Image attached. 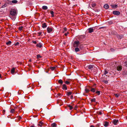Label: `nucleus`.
I'll return each instance as SVG.
<instances>
[{"label":"nucleus","mask_w":127,"mask_h":127,"mask_svg":"<svg viewBox=\"0 0 127 127\" xmlns=\"http://www.w3.org/2000/svg\"><path fill=\"white\" fill-rule=\"evenodd\" d=\"M10 12V14L12 16H15L17 14L16 10L14 9H11Z\"/></svg>","instance_id":"f257e3e1"},{"label":"nucleus","mask_w":127,"mask_h":127,"mask_svg":"<svg viewBox=\"0 0 127 127\" xmlns=\"http://www.w3.org/2000/svg\"><path fill=\"white\" fill-rule=\"evenodd\" d=\"M79 44V41H75L73 45L74 47H78Z\"/></svg>","instance_id":"f03ea898"},{"label":"nucleus","mask_w":127,"mask_h":127,"mask_svg":"<svg viewBox=\"0 0 127 127\" xmlns=\"http://www.w3.org/2000/svg\"><path fill=\"white\" fill-rule=\"evenodd\" d=\"M113 13L114 14L116 15H119L120 14V12L117 11H113Z\"/></svg>","instance_id":"7ed1b4c3"},{"label":"nucleus","mask_w":127,"mask_h":127,"mask_svg":"<svg viewBox=\"0 0 127 127\" xmlns=\"http://www.w3.org/2000/svg\"><path fill=\"white\" fill-rule=\"evenodd\" d=\"M47 31L48 33H50L52 32L53 31V28H52L48 27L47 28Z\"/></svg>","instance_id":"20e7f679"},{"label":"nucleus","mask_w":127,"mask_h":127,"mask_svg":"<svg viewBox=\"0 0 127 127\" xmlns=\"http://www.w3.org/2000/svg\"><path fill=\"white\" fill-rule=\"evenodd\" d=\"M119 122L118 120H114L112 122L113 123L114 125H116Z\"/></svg>","instance_id":"39448f33"},{"label":"nucleus","mask_w":127,"mask_h":127,"mask_svg":"<svg viewBox=\"0 0 127 127\" xmlns=\"http://www.w3.org/2000/svg\"><path fill=\"white\" fill-rule=\"evenodd\" d=\"M122 69V66L121 65H118L117 67V69L118 71H121V70Z\"/></svg>","instance_id":"423d86ee"},{"label":"nucleus","mask_w":127,"mask_h":127,"mask_svg":"<svg viewBox=\"0 0 127 127\" xmlns=\"http://www.w3.org/2000/svg\"><path fill=\"white\" fill-rule=\"evenodd\" d=\"M89 5L90 6H91V7L93 8L96 6V4L95 3H90Z\"/></svg>","instance_id":"0eeeda50"},{"label":"nucleus","mask_w":127,"mask_h":127,"mask_svg":"<svg viewBox=\"0 0 127 127\" xmlns=\"http://www.w3.org/2000/svg\"><path fill=\"white\" fill-rule=\"evenodd\" d=\"M10 112L11 113H13L15 112L17 113V112L16 111H15V109L12 108L10 110Z\"/></svg>","instance_id":"6e6552de"},{"label":"nucleus","mask_w":127,"mask_h":127,"mask_svg":"<svg viewBox=\"0 0 127 127\" xmlns=\"http://www.w3.org/2000/svg\"><path fill=\"white\" fill-rule=\"evenodd\" d=\"M62 89L64 90H66L67 89L66 85L65 84H64L62 85Z\"/></svg>","instance_id":"1a4fd4ad"},{"label":"nucleus","mask_w":127,"mask_h":127,"mask_svg":"<svg viewBox=\"0 0 127 127\" xmlns=\"http://www.w3.org/2000/svg\"><path fill=\"white\" fill-rule=\"evenodd\" d=\"M36 46L37 47L41 48L42 46V45L41 43H39L36 44Z\"/></svg>","instance_id":"9d476101"},{"label":"nucleus","mask_w":127,"mask_h":127,"mask_svg":"<svg viewBox=\"0 0 127 127\" xmlns=\"http://www.w3.org/2000/svg\"><path fill=\"white\" fill-rule=\"evenodd\" d=\"M88 30L89 32L90 33H91L93 32L94 29L93 28H89Z\"/></svg>","instance_id":"9b49d317"},{"label":"nucleus","mask_w":127,"mask_h":127,"mask_svg":"<svg viewBox=\"0 0 127 127\" xmlns=\"http://www.w3.org/2000/svg\"><path fill=\"white\" fill-rule=\"evenodd\" d=\"M15 68H12V69H11V73L12 74H14L15 72Z\"/></svg>","instance_id":"f8f14e48"},{"label":"nucleus","mask_w":127,"mask_h":127,"mask_svg":"<svg viewBox=\"0 0 127 127\" xmlns=\"http://www.w3.org/2000/svg\"><path fill=\"white\" fill-rule=\"evenodd\" d=\"M108 122H105L104 123L103 125L105 127H106L108 126Z\"/></svg>","instance_id":"ddd939ff"},{"label":"nucleus","mask_w":127,"mask_h":127,"mask_svg":"<svg viewBox=\"0 0 127 127\" xmlns=\"http://www.w3.org/2000/svg\"><path fill=\"white\" fill-rule=\"evenodd\" d=\"M47 27V25L46 23H44L42 24V27L43 28H46Z\"/></svg>","instance_id":"4468645a"},{"label":"nucleus","mask_w":127,"mask_h":127,"mask_svg":"<svg viewBox=\"0 0 127 127\" xmlns=\"http://www.w3.org/2000/svg\"><path fill=\"white\" fill-rule=\"evenodd\" d=\"M109 7V5L107 4H105L104 6V7L106 9H108Z\"/></svg>","instance_id":"2eb2a0df"},{"label":"nucleus","mask_w":127,"mask_h":127,"mask_svg":"<svg viewBox=\"0 0 127 127\" xmlns=\"http://www.w3.org/2000/svg\"><path fill=\"white\" fill-rule=\"evenodd\" d=\"M43 123L41 121H40L39 122V124H38V126H40V127H42V126H43Z\"/></svg>","instance_id":"dca6fc26"},{"label":"nucleus","mask_w":127,"mask_h":127,"mask_svg":"<svg viewBox=\"0 0 127 127\" xmlns=\"http://www.w3.org/2000/svg\"><path fill=\"white\" fill-rule=\"evenodd\" d=\"M58 82L59 84H60L61 85H62L63 84V81L62 80L60 79L58 81Z\"/></svg>","instance_id":"f3484780"},{"label":"nucleus","mask_w":127,"mask_h":127,"mask_svg":"<svg viewBox=\"0 0 127 127\" xmlns=\"http://www.w3.org/2000/svg\"><path fill=\"white\" fill-rule=\"evenodd\" d=\"M72 94V93L71 92H67L66 93V95L68 96H69L70 95H71Z\"/></svg>","instance_id":"a211bd4d"},{"label":"nucleus","mask_w":127,"mask_h":127,"mask_svg":"<svg viewBox=\"0 0 127 127\" xmlns=\"http://www.w3.org/2000/svg\"><path fill=\"white\" fill-rule=\"evenodd\" d=\"M42 9L44 10H46L48 8V7L46 6H44L42 7Z\"/></svg>","instance_id":"6ab92c4d"},{"label":"nucleus","mask_w":127,"mask_h":127,"mask_svg":"<svg viewBox=\"0 0 127 127\" xmlns=\"http://www.w3.org/2000/svg\"><path fill=\"white\" fill-rule=\"evenodd\" d=\"M24 28L23 26L19 27L18 28V29L20 31L23 30V29Z\"/></svg>","instance_id":"aec40b11"},{"label":"nucleus","mask_w":127,"mask_h":127,"mask_svg":"<svg viewBox=\"0 0 127 127\" xmlns=\"http://www.w3.org/2000/svg\"><path fill=\"white\" fill-rule=\"evenodd\" d=\"M75 50L76 52H79L80 51L78 47H76L75 48Z\"/></svg>","instance_id":"412c9836"},{"label":"nucleus","mask_w":127,"mask_h":127,"mask_svg":"<svg viewBox=\"0 0 127 127\" xmlns=\"http://www.w3.org/2000/svg\"><path fill=\"white\" fill-rule=\"evenodd\" d=\"M50 13L51 14L52 17H54V12L53 11H50Z\"/></svg>","instance_id":"4be33fe9"},{"label":"nucleus","mask_w":127,"mask_h":127,"mask_svg":"<svg viewBox=\"0 0 127 127\" xmlns=\"http://www.w3.org/2000/svg\"><path fill=\"white\" fill-rule=\"evenodd\" d=\"M91 91L93 93H94L95 92V89L94 88H92L91 89Z\"/></svg>","instance_id":"5701e85b"},{"label":"nucleus","mask_w":127,"mask_h":127,"mask_svg":"<svg viewBox=\"0 0 127 127\" xmlns=\"http://www.w3.org/2000/svg\"><path fill=\"white\" fill-rule=\"evenodd\" d=\"M94 65H90L88 66V68L89 69H92Z\"/></svg>","instance_id":"b1692460"},{"label":"nucleus","mask_w":127,"mask_h":127,"mask_svg":"<svg viewBox=\"0 0 127 127\" xmlns=\"http://www.w3.org/2000/svg\"><path fill=\"white\" fill-rule=\"evenodd\" d=\"M56 126V124L55 123H54L51 125V126L52 127H55Z\"/></svg>","instance_id":"393cba45"},{"label":"nucleus","mask_w":127,"mask_h":127,"mask_svg":"<svg viewBox=\"0 0 127 127\" xmlns=\"http://www.w3.org/2000/svg\"><path fill=\"white\" fill-rule=\"evenodd\" d=\"M11 43V42L9 41L6 43V44L7 45H9Z\"/></svg>","instance_id":"a878e982"},{"label":"nucleus","mask_w":127,"mask_h":127,"mask_svg":"<svg viewBox=\"0 0 127 127\" xmlns=\"http://www.w3.org/2000/svg\"><path fill=\"white\" fill-rule=\"evenodd\" d=\"M18 2V1L17 0H13L12 1V2L13 3H16Z\"/></svg>","instance_id":"bb28decb"},{"label":"nucleus","mask_w":127,"mask_h":127,"mask_svg":"<svg viewBox=\"0 0 127 127\" xmlns=\"http://www.w3.org/2000/svg\"><path fill=\"white\" fill-rule=\"evenodd\" d=\"M68 107L69 108L70 110H71L73 108L72 106L70 105H68Z\"/></svg>","instance_id":"cd10ccee"},{"label":"nucleus","mask_w":127,"mask_h":127,"mask_svg":"<svg viewBox=\"0 0 127 127\" xmlns=\"http://www.w3.org/2000/svg\"><path fill=\"white\" fill-rule=\"evenodd\" d=\"M85 91L86 93H88L90 91L88 89L86 88L85 89Z\"/></svg>","instance_id":"c85d7f7f"},{"label":"nucleus","mask_w":127,"mask_h":127,"mask_svg":"<svg viewBox=\"0 0 127 127\" xmlns=\"http://www.w3.org/2000/svg\"><path fill=\"white\" fill-rule=\"evenodd\" d=\"M95 93L98 95H99L100 94V92L99 91H97Z\"/></svg>","instance_id":"c756f323"},{"label":"nucleus","mask_w":127,"mask_h":127,"mask_svg":"<svg viewBox=\"0 0 127 127\" xmlns=\"http://www.w3.org/2000/svg\"><path fill=\"white\" fill-rule=\"evenodd\" d=\"M65 84L68 85L70 84V82H69L67 81H65Z\"/></svg>","instance_id":"7c9ffc66"},{"label":"nucleus","mask_w":127,"mask_h":127,"mask_svg":"<svg viewBox=\"0 0 127 127\" xmlns=\"http://www.w3.org/2000/svg\"><path fill=\"white\" fill-rule=\"evenodd\" d=\"M55 68V67H50V69L52 70H54Z\"/></svg>","instance_id":"2f4dec72"},{"label":"nucleus","mask_w":127,"mask_h":127,"mask_svg":"<svg viewBox=\"0 0 127 127\" xmlns=\"http://www.w3.org/2000/svg\"><path fill=\"white\" fill-rule=\"evenodd\" d=\"M91 101L92 102H95V98L92 99Z\"/></svg>","instance_id":"473e14b6"},{"label":"nucleus","mask_w":127,"mask_h":127,"mask_svg":"<svg viewBox=\"0 0 127 127\" xmlns=\"http://www.w3.org/2000/svg\"><path fill=\"white\" fill-rule=\"evenodd\" d=\"M67 29L66 28H64V31H63V32H64L67 31Z\"/></svg>","instance_id":"72a5a7b5"},{"label":"nucleus","mask_w":127,"mask_h":127,"mask_svg":"<svg viewBox=\"0 0 127 127\" xmlns=\"http://www.w3.org/2000/svg\"><path fill=\"white\" fill-rule=\"evenodd\" d=\"M124 65L127 67V61L124 64Z\"/></svg>","instance_id":"f704fd0d"},{"label":"nucleus","mask_w":127,"mask_h":127,"mask_svg":"<svg viewBox=\"0 0 127 127\" xmlns=\"http://www.w3.org/2000/svg\"><path fill=\"white\" fill-rule=\"evenodd\" d=\"M37 58L39 59V58H41V56L39 55H37Z\"/></svg>","instance_id":"c9c22d12"},{"label":"nucleus","mask_w":127,"mask_h":127,"mask_svg":"<svg viewBox=\"0 0 127 127\" xmlns=\"http://www.w3.org/2000/svg\"><path fill=\"white\" fill-rule=\"evenodd\" d=\"M118 7V6L117 5L115 4L113 6L114 8H116Z\"/></svg>","instance_id":"e433bc0d"},{"label":"nucleus","mask_w":127,"mask_h":127,"mask_svg":"<svg viewBox=\"0 0 127 127\" xmlns=\"http://www.w3.org/2000/svg\"><path fill=\"white\" fill-rule=\"evenodd\" d=\"M114 95H115V96L116 97H118L119 96V95H118L117 94H115Z\"/></svg>","instance_id":"4c0bfd02"},{"label":"nucleus","mask_w":127,"mask_h":127,"mask_svg":"<svg viewBox=\"0 0 127 127\" xmlns=\"http://www.w3.org/2000/svg\"><path fill=\"white\" fill-rule=\"evenodd\" d=\"M5 111L4 110H3L2 111V114L4 115L5 114Z\"/></svg>","instance_id":"58836bf2"},{"label":"nucleus","mask_w":127,"mask_h":127,"mask_svg":"<svg viewBox=\"0 0 127 127\" xmlns=\"http://www.w3.org/2000/svg\"><path fill=\"white\" fill-rule=\"evenodd\" d=\"M42 33V32H38L37 33V34H38V36H39L41 35Z\"/></svg>","instance_id":"ea45409f"},{"label":"nucleus","mask_w":127,"mask_h":127,"mask_svg":"<svg viewBox=\"0 0 127 127\" xmlns=\"http://www.w3.org/2000/svg\"><path fill=\"white\" fill-rule=\"evenodd\" d=\"M108 73V72L106 70L104 71V75H106Z\"/></svg>","instance_id":"a19ab883"},{"label":"nucleus","mask_w":127,"mask_h":127,"mask_svg":"<svg viewBox=\"0 0 127 127\" xmlns=\"http://www.w3.org/2000/svg\"><path fill=\"white\" fill-rule=\"evenodd\" d=\"M19 44V43L18 42H17L14 45L15 46H17V45H18Z\"/></svg>","instance_id":"79ce46f5"},{"label":"nucleus","mask_w":127,"mask_h":127,"mask_svg":"<svg viewBox=\"0 0 127 127\" xmlns=\"http://www.w3.org/2000/svg\"><path fill=\"white\" fill-rule=\"evenodd\" d=\"M32 42L34 44H36L37 43V42L36 41H32Z\"/></svg>","instance_id":"37998d69"},{"label":"nucleus","mask_w":127,"mask_h":127,"mask_svg":"<svg viewBox=\"0 0 127 127\" xmlns=\"http://www.w3.org/2000/svg\"><path fill=\"white\" fill-rule=\"evenodd\" d=\"M68 34H69L68 32L66 33H65L64 34V35L65 36H66Z\"/></svg>","instance_id":"c03bdc74"},{"label":"nucleus","mask_w":127,"mask_h":127,"mask_svg":"<svg viewBox=\"0 0 127 127\" xmlns=\"http://www.w3.org/2000/svg\"><path fill=\"white\" fill-rule=\"evenodd\" d=\"M103 82L106 84H107L108 82L107 81H104Z\"/></svg>","instance_id":"a18cd8bd"},{"label":"nucleus","mask_w":127,"mask_h":127,"mask_svg":"<svg viewBox=\"0 0 127 127\" xmlns=\"http://www.w3.org/2000/svg\"><path fill=\"white\" fill-rule=\"evenodd\" d=\"M5 7H6V6H5V5H3L2 6H1V8H4Z\"/></svg>","instance_id":"49530a36"},{"label":"nucleus","mask_w":127,"mask_h":127,"mask_svg":"<svg viewBox=\"0 0 127 127\" xmlns=\"http://www.w3.org/2000/svg\"><path fill=\"white\" fill-rule=\"evenodd\" d=\"M70 98L71 99H72L73 98V97L72 95H71L70 96Z\"/></svg>","instance_id":"de8ad7c7"},{"label":"nucleus","mask_w":127,"mask_h":127,"mask_svg":"<svg viewBox=\"0 0 127 127\" xmlns=\"http://www.w3.org/2000/svg\"><path fill=\"white\" fill-rule=\"evenodd\" d=\"M98 114L99 115H101L102 114V113L101 112H99Z\"/></svg>","instance_id":"09e8293b"},{"label":"nucleus","mask_w":127,"mask_h":127,"mask_svg":"<svg viewBox=\"0 0 127 127\" xmlns=\"http://www.w3.org/2000/svg\"><path fill=\"white\" fill-rule=\"evenodd\" d=\"M31 61H32V60H31V59H30L29 60V62H31Z\"/></svg>","instance_id":"8fccbe9b"},{"label":"nucleus","mask_w":127,"mask_h":127,"mask_svg":"<svg viewBox=\"0 0 127 127\" xmlns=\"http://www.w3.org/2000/svg\"><path fill=\"white\" fill-rule=\"evenodd\" d=\"M61 95V94H60V93H59V94H58V95H59V96H60V95Z\"/></svg>","instance_id":"3c124183"},{"label":"nucleus","mask_w":127,"mask_h":127,"mask_svg":"<svg viewBox=\"0 0 127 127\" xmlns=\"http://www.w3.org/2000/svg\"><path fill=\"white\" fill-rule=\"evenodd\" d=\"M91 127H94V126L93 125H91Z\"/></svg>","instance_id":"603ef678"},{"label":"nucleus","mask_w":127,"mask_h":127,"mask_svg":"<svg viewBox=\"0 0 127 127\" xmlns=\"http://www.w3.org/2000/svg\"><path fill=\"white\" fill-rule=\"evenodd\" d=\"M1 75L0 74V78H1Z\"/></svg>","instance_id":"864d4df0"},{"label":"nucleus","mask_w":127,"mask_h":127,"mask_svg":"<svg viewBox=\"0 0 127 127\" xmlns=\"http://www.w3.org/2000/svg\"><path fill=\"white\" fill-rule=\"evenodd\" d=\"M30 127H34V126H31Z\"/></svg>","instance_id":"5fc2aeb1"},{"label":"nucleus","mask_w":127,"mask_h":127,"mask_svg":"<svg viewBox=\"0 0 127 127\" xmlns=\"http://www.w3.org/2000/svg\"><path fill=\"white\" fill-rule=\"evenodd\" d=\"M1 4V3L0 2V4Z\"/></svg>","instance_id":"6e6d98bb"}]
</instances>
